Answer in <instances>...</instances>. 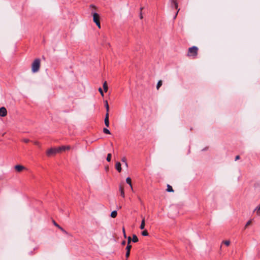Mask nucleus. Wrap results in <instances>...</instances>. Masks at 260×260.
Wrapping results in <instances>:
<instances>
[{"instance_id":"f257e3e1","label":"nucleus","mask_w":260,"mask_h":260,"mask_svg":"<svg viewBox=\"0 0 260 260\" xmlns=\"http://www.w3.org/2000/svg\"><path fill=\"white\" fill-rule=\"evenodd\" d=\"M41 61L39 58L36 59L31 64V71L33 73L39 71L40 68Z\"/></svg>"},{"instance_id":"f03ea898","label":"nucleus","mask_w":260,"mask_h":260,"mask_svg":"<svg viewBox=\"0 0 260 260\" xmlns=\"http://www.w3.org/2000/svg\"><path fill=\"white\" fill-rule=\"evenodd\" d=\"M198 48L196 46H193L189 48L187 55L192 56L195 58L198 55Z\"/></svg>"},{"instance_id":"7ed1b4c3","label":"nucleus","mask_w":260,"mask_h":260,"mask_svg":"<svg viewBox=\"0 0 260 260\" xmlns=\"http://www.w3.org/2000/svg\"><path fill=\"white\" fill-rule=\"evenodd\" d=\"M171 2V6L172 8L174 7L177 10V11L174 17V19H176L179 11H180V9H178V4L176 0H170Z\"/></svg>"},{"instance_id":"20e7f679","label":"nucleus","mask_w":260,"mask_h":260,"mask_svg":"<svg viewBox=\"0 0 260 260\" xmlns=\"http://www.w3.org/2000/svg\"><path fill=\"white\" fill-rule=\"evenodd\" d=\"M56 153H58L57 148H52L47 150V155L48 156H51L56 154Z\"/></svg>"},{"instance_id":"39448f33","label":"nucleus","mask_w":260,"mask_h":260,"mask_svg":"<svg viewBox=\"0 0 260 260\" xmlns=\"http://www.w3.org/2000/svg\"><path fill=\"white\" fill-rule=\"evenodd\" d=\"M70 149V146H62L61 147H59L58 148H57V149H58V153H60L62 151H64L66 150H68Z\"/></svg>"},{"instance_id":"423d86ee","label":"nucleus","mask_w":260,"mask_h":260,"mask_svg":"<svg viewBox=\"0 0 260 260\" xmlns=\"http://www.w3.org/2000/svg\"><path fill=\"white\" fill-rule=\"evenodd\" d=\"M7 114V109L3 107L0 108V116L5 117Z\"/></svg>"},{"instance_id":"0eeeda50","label":"nucleus","mask_w":260,"mask_h":260,"mask_svg":"<svg viewBox=\"0 0 260 260\" xmlns=\"http://www.w3.org/2000/svg\"><path fill=\"white\" fill-rule=\"evenodd\" d=\"M15 169L16 171L18 172H21L24 170H25L26 168L25 167L22 166V165H16L15 166Z\"/></svg>"},{"instance_id":"6e6552de","label":"nucleus","mask_w":260,"mask_h":260,"mask_svg":"<svg viewBox=\"0 0 260 260\" xmlns=\"http://www.w3.org/2000/svg\"><path fill=\"white\" fill-rule=\"evenodd\" d=\"M93 15V20L94 22L97 23L98 22L100 21V16L99 15L96 13H92Z\"/></svg>"},{"instance_id":"1a4fd4ad","label":"nucleus","mask_w":260,"mask_h":260,"mask_svg":"<svg viewBox=\"0 0 260 260\" xmlns=\"http://www.w3.org/2000/svg\"><path fill=\"white\" fill-rule=\"evenodd\" d=\"M131 248H132L131 245H130V244L127 245V246L126 247V252L125 254V256H126V258H127L129 256Z\"/></svg>"},{"instance_id":"9d476101","label":"nucleus","mask_w":260,"mask_h":260,"mask_svg":"<svg viewBox=\"0 0 260 260\" xmlns=\"http://www.w3.org/2000/svg\"><path fill=\"white\" fill-rule=\"evenodd\" d=\"M105 124L107 127L109 126V113H106L105 118Z\"/></svg>"},{"instance_id":"9b49d317","label":"nucleus","mask_w":260,"mask_h":260,"mask_svg":"<svg viewBox=\"0 0 260 260\" xmlns=\"http://www.w3.org/2000/svg\"><path fill=\"white\" fill-rule=\"evenodd\" d=\"M121 165L120 162H116V163L115 164V169L117 170V171L118 172H121L122 169H121Z\"/></svg>"},{"instance_id":"f8f14e48","label":"nucleus","mask_w":260,"mask_h":260,"mask_svg":"<svg viewBox=\"0 0 260 260\" xmlns=\"http://www.w3.org/2000/svg\"><path fill=\"white\" fill-rule=\"evenodd\" d=\"M119 190L120 191L121 196L122 197H124V188L122 186H120L119 187Z\"/></svg>"},{"instance_id":"ddd939ff","label":"nucleus","mask_w":260,"mask_h":260,"mask_svg":"<svg viewBox=\"0 0 260 260\" xmlns=\"http://www.w3.org/2000/svg\"><path fill=\"white\" fill-rule=\"evenodd\" d=\"M145 218L144 217L142 218V222H141V225H140V229L141 230H143L145 228Z\"/></svg>"},{"instance_id":"4468645a","label":"nucleus","mask_w":260,"mask_h":260,"mask_svg":"<svg viewBox=\"0 0 260 260\" xmlns=\"http://www.w3.org/2000/svg\"><path fill=\"white\" fill-rule=\"evenodd\" d=\"M254 211L256 212L257 215H260V205L256 207Z\"/></svg>"},{"instance_id":"2eb2a0df","label":"nucleus","mask_w":260,"mask_h":260,"mask_svg":"<svg viewBox=\"0 0 260 260\" xmlns=\"http://www.w3.org/2000/svg\"><path fill=\"white\" fill-rule=\"evenodd\" d=\"M126 182L127 184H128L131 186L132 189H133L131 179L129 177H127L126 179Z\"/></svg>"},{"instance_id":"dca6fc26","label":"nucleus","mask_w":260,"mask_h":260,"mask_svg":"<svg viewBox=\"0 0 260 260\" xmlns=\"http://www.w3.org/2000/svg\"><path fill=\"white\" fill-rule=\"evenodd\" d=\"M103 88L105 91V92H107L108 91V87L107 83V82H105L103 84Z\"/></svg>"},{"instance_id":"f3484780","label":"nucleus","mask_w":260,"mask_h":260,"mask_svg":"<svg viewBox=\"0 0 260 260\" xmlns=\"http://www.w3.org/2000/svg\"><path fill=\"white\" fill-rule=\"evenodd\" d=\"M167 191L168 192H174V190L172 187L169 184L167 185Z\"/></svg>"},{"instance_id":"a211bd4d","label":"nucleus","mask_w":260,"mask_h":260,"mask_svg":"<svg viewBox=\"0 0 260 260\" xmlns=\"http://www.w3.org/2000/svg\"><path fill=\"white\" fill-rule=\"evenodd\" d=\"M105 107H106V113H109V105H108V101H106L105 102Z\"/></svg>"},{"instance_id":"6ab92c4d","label":"nucleus","mask_w":260,"mask_h":260,"mask_svg":"<svg viewBox=\"0 0 260 260\" xmlns=\"http://www.w3.org/2000/svg\"><path fill=\"white\" fill-rule=\"evenodd\" d=\"M117 212L116 211H113L111 213V217L112 218H115L117 216Z\"/></svg>"},{"instance_id":"aec40b11","label":"nucleus","mask_w":260,"mask_h":260,"mask_svg":"<svg viewBox=\"0 0 260 260\" xmlns=\"http://www.w3.org/2000/svg\"><path fill=\"white\" fill-rule=\"evenodd\" d=\"M121 161L124 162V164H125V167L126 168H127L128 167V164H127V163L126 162V157H122V159H121Z\"/></svg>"},{"instance_id":"412c9836","label":"nucleus","mask_w":260,"mask_h":260,"mask_svg":"<svg viewBox=\"0 0 260 260\" xmlns=\"http://www.w3.org/2000/svg\"><path fill=\"white\" fill-rule=\"evenodd\" d=\"M132 241L134 242H137L139 241L138 238V237H137V236L136 235H133Z\"/></svg>"},{"instance_id":"4be33fe9","label":"nucleus","mask_w":260,"mask_h":260,"mask_svg":"<svg viewBox=\"0 0 260 260\" xmlns=\"http://www.w3.org/2000/svg\"><path fill=\"white\" fill-rule=\"evenodd\" d=\"M162 82L161 80L158 81V82H157V86H156V88L157 90H158L159 88H160V87L162 85Z\"/></svg>"},{"instance_id":"5701e85b","label":"nucleus","mask_w":260,"mask_h":260,"mask_svg":"<svg viewBox=\"0 0 260 260\" xmlns=\"http://www.w3.org/2000/svg\"><path fill=\"white\" fill-rule=\"evenodd\" d=\"M103 132H104V133H105L106 134H109V135L111 134V133H110V131L108 129L106 128H104L103 129Z\"/></svg>"},{"instance_id":"b1692460","label":"nucleus","mask_w":260,"mask_h":260,"mask_svg":"<svg viewBox=\"0 0 260 260\" xmlns=\"http://www.w3.org/2000/svg\"><path fill=\"white\" fill-rule=\"evenodd\" d=\"M106 159L108 161H111V153L108 154Z\"/></svg>"},{"instance_id":"393cba45","label":"nucleus","mask_w":260,"mask_h":260,"mask_svg":"<svg viewBox=\"0 0 260 260\" xmlns=\"http://www.w3.org/2000/svg\"><path fill=\"white\" fill-rule=\"evenodd\" d=\"M142 235L144 236H147L148 235V233L147 230H144L142 232Z\"/></svg>"},{"instance_id":"a878e982","label":"nucleus","mask_w":260,"mask_h":260,"mask_svg":"<svg viewBox=\"0 0 260 260\" xmlns=\"http://www.w3.org/2000/svg\"><path fill=\"white\" fill-rule=\"evenodd\" d=\"M226 246H229L230 244V241L229 240H225L222 242Z\"/></svg>"},{"instance_id":"bb28decb","label":"nucleus","mask_w":260,"mask_h":260,"mask_svg":"<svg viewBox=\"0 0 260 260\" xmlns=\"http://www.w3.org/2000/svg\"><path fill=\"white\" fill-rule=\"evenodd\" d=\"M251 220H250L248 221L245 226V229L247 228L248 226H249V225L251 224Z\"/></svg>"},{"instance_id":"cd10ccee","label":"nucleus","mask_w":260,"mask_h":260,"mask_svg":"<svg viewBox=\"0 0 260 260\" xmlns=\"http://www.w3.org/2000/svg\"><path fill=\"white\" fill-rule=\"evenodd\" d=\"M99 92H100V93H101V95H102V96H104V93H103V90L102 89V88H101V87H100V88H99Z\"/></svg>"},{"instance_id":"c85d7f7f","label":"nucleus","mask_w":260,"mask_h":260,"mask_svg":"<svg viewBox=\"0 0 260 260\" xmlns=\"http://www.w3.org/2000/svg\"><path fill=\"white\" fill-rule=\"evenodd\" d=\"M53 223L55 226L60 228V226L54 220H53Z\"/></svg>"},{"instance_id":"c756f323","label":"nucleus","mask_w":260,"mask_h":260,"mask_svg":"<svg viewBox=\"0 0 260 260\" xmlns=\"http://www.w3.org/2000/svg\"><path fill=\"white\" fill-rule=\"evenodd\" d=\"M132 241V239L131 237H128L127 238V244H130Z\"/></svg>"},{"instance_id":"7c9ffc66","label":"nucleus","mask_w":260,"mask_h":260,"mask_svg":"<svg viewBox=\"0 0 260 260\" xmlns=\"http://www.w3.org/2000/svg\"><path fill=\"white\" fill-rule=\"evenodd\" d=\"M95 24H96V25L98 26V27L100 28H101V24H100V21H99L97 23H95Z\"/></svg>"},{"instance_id":"2f4dec72","label":"nucleus","mask_w":260,"mask_h":260,"mask_svg":"<svg viewBox=\"0 0 260 260\" xmlns=\"http://www.w3.org/2000/svg\"><path fill=\"white\" fill-rule=\"evenodd\" d=\"M122 232H123V233L124 237L125 238H126L125 231V229H124V228H123V229H122Z\"/></svg>"},{"instance_id":"473e14b6","label":"nucleus","mask_w":260,"mask_h":260,"mask_svg":"<svg viewBox=\"0 0 260 260\" xmlns=\"http://www.w3.org/2000/svg\"><path fill=\"white\" fill-rule=\"evenodd\" d=\"M23 142L27 143L29 142V140L27 139H25L23 140Z\"/></svg>"},{"instance_id":"72a5a7b5","label":"nucleus","mask_w":260,"mask_h":260,"mask_svg":"<svg viewBox=\"0 0 260 260\" xmlns=\"http://www.w3.org/2000/svg\"><path fill=\"white\" fill-rule=\"evenodd\" d=\"M140 18L141 19H142L143 18V15H142V12H140Z\"/></svg>"},{"instance_id":"f704fd0d","label":"nucleus","mask_w":260,"mask_h":260,"mask_svg":"<svg viewBox=\"0 0 260 260\" xmlns=\"http://www.w3.org/2000/svg\"><path fill=\"white\" fill-rule=\"evenodd\" d=\"M239 159H240V156L239 155H237L236 156V157H235V160L236 161V160H238Z\"/></svg>"},{"instance_id":"c9c22d12","label":"nucleus","mask_w":260,"mask_h":260,"mask_svg":"<svg viewBox=\"0 0 260 260\" xmlns=\"http://www.w3.org/2000/svg\"><path fill=\"white\" fill-rule=\"evenodd\" d=\"M35 144L37 145H39L40 144L38 142L36 141L35 142Z\"/></svg>"},{"instance_id":"e433bc0d","label":"nucleus","mask_w":260,"mask_h":260,"mask_svg":"<svg viewBox=\"0 0 260 260\" xmlns=\"http://www.w3.org/2000/svg\"><path fill=\"white\" fill-rule=\"evenodd\" d=\"M121 244H122V245H125V241H122Z\"/></svg>"},{"instance_id":"4c0bfd02","label":"nucleus","mask_w":260,"mask_h":260,"mask_svg":"<svg viewBox=\"0 0 260 260\" xmlns=\"http://www.w3.org/2000/svg\"><path fill=\"white\" fill-rule=\"evenodd\" d=\"M144 7H141L140 8V12H142V10H143Z\"/></svg>"},{"instance_id":"58836bf2","label":"nucleus","mask_w":260,"mask_h":260,"mask_svg":"<svg viewBox=\"0 0 260 260\" xmlns=\"http://www.w3.org/2000/svg\"><path fill=\"white\" fill-rule=\"evenodd\" d=\"M62 232V231H64V230L63 229L61 226H60V228H59Z\"/></svg>"},{"instance_id":"ea45409f","label":"nucleus","mask_w":260,"mask_h":260,"mask_svg":"<svg viewBox=\"0 0 260 260\" xmlns=\"http://www.w3.org/2000/svg\"><path fill=\"white\" fill-rule=\"evenodd\" d=\"M106 170L107 171H108V170H109V167H107L106 168Z\"/></svg>"},{"instance_id":"a19ab883","label":"nucleus","mask_w":260,"mask_h":260,"mask_svg":"<svg viewBox=\"0 0 260 260\" xmlns=\"http://www.w3.org/2000/svg\"><path fill=\"white\" fill-rule=\"evenodd\" d=\"M91 7H92V8H95V7L94 6L91 5Z\"/></svg>"},{"instance_id":"79ce46f5","label":"nucleus","mask_w":260,"mask_h":260,"mask_svg":"<svg viewBox=\"0 0 260 260\" xmlns=\"http://www.w3.org/2000/svg\"><path fill=\"white\" fill-rule=\"evenodd\" d=\"M63 233L67 234V232L64 230V231H62Z\"/></svg>"}]
</instances>
